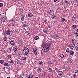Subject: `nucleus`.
Returning <instances> with one entry per match:
<instances>
[{"mask_svg": "<svg viewBox=\"0 0 78 78\" xmlns=\"http://www.w3.org/2000/svg\"><path fill=\"white\" fill-rule=\"evenodd\" d=\"M72 18H73L72 19L73 21H74V20H76V17H74L73 16H72Z\"/></svg>", "mask_w": 78, "mask_h": 78, "instance_id": "nucleus-13", "label": "nucleus"}, {"mask_svg": "<svg viewBox=\"0 0 78 78\" xmlns=\"http://www.w3.org/2000/svg\"><path fill=\"white\" fill-rule=\"evenodd\" d=\"M10 44L11 45H14V44H15V43L13 41H10Z\"/></svg>", "mask_w": 78, "mask_h": 78, "instance_id": "nucleus-8", "label": "nucleus"}, {"mask_svg": "<svg viewBox=\"0 0 78 78\" xmlns=\"http://www.w3.org/2000/svg\"><path fill=\"white\" fill-rule=\"evenodd\" d=\"M69 62H70V63H72V60H69Z\"/></svg>", "mask_w": 78, "mask_h": 78, "instance_id": "nucleus-57", "label": "nucleus"}, {"mask_svg": "<svg viewBox=\"0 0 78 78\" xmlns=\"http://www.w3.org/2000/svg\"><path fill=\"white\" fill-rule=\"evenodd\" d=\"M41 68H39L38 69H37V72H38V73L41 72Z\"/></svg>", "mask_w": 78, "mask_h": 78, "instance_id": "nucleus-21", "label": "nucleus"}, {"mask_svg": "<svg viewBox=\"0 0 78 78\" xmlns=\"http://www.w3.org/2000/svg\"><path fill=\"white\" fill-rule=\"evenodd\" d=\"M55 70H56V71H58V70H59V69L58 67H57L55 68Z\"/></svg>", "mask_w": 78, "mask_h": 78, "instance_id": "nucleus-39", "label": "nucleus"}, {"mask_svg": "<svg viewBox=\"0 0 78 78\" xmlns=\"http://www.w3.org/2000/svg\"><path fill=\"white\" fill-rule=\"evenodd\" d=\"M39 39V37L38 36H35L34 37V39L35 40H37V39Z\"/></svg>", "mask_w": 78, "mask_h": 78, "instance_id": "nucleus-15", "label": "nucleus"}, {"mask_svg": "<svg viewBox=\"0 0 78 78\" xmlns=\"http://www.w3.org/2000/svg\"><path fill=\"white\" fill-rule=\"evenodd\" d=\"M44 21L45 23H47V20H45Z\"/></svg>", "mask_w": 78, "mask_h": 78, "instance_id": "nucleus-50", "label": "nucleus"}, {"mask_svg": "<svg viewBox=\"0 0 78 78\" xmlns=\"http://www.w3.org/2000/svg\"><path fill=\"white\" fill-rule=\"evenodd\" d=\"M33 51H36V50H37V49L36 48H34L33 49Z\"/></svg>", "mask_w": 78, "mask_h": 78, "instance_id": "nucleus-35", "label": "nucleus"}, {"mask_svg": "<svg viewBox=\"0 0 78 78\" xmlns=\"http://www.w3.org/2000/svg\"><path fill=\"white\" fill-rule=\"evenodd\" d=\"M69 47L71 49H73L75 46V44L73 43V44H71V45H69Z\"/></svg>", "mask_w": 78, "mask_h": 78, "instance_id": "nucleus-3", "label": "nucleus"}, {"mask_svg": "<svg viewBox=\"0 0 78 78\" xmlns=\"http://www.w3.org/2000/svg\"><path fill=\"white\" fill-rule=\"evenodd\" d=\"M16 63L17 64H20V61L18 59L16 61Z\"/></svg>", "mask_w": 78, "mask_h": 78, "instance_id": "nucleus-10", "label": "nucleus"}, {"mask_svg": "<svg viewBox=\"0 0 78 78\" xmlns=\"http://www.w3.org/2000/svg\"><path fill=\"white\" fill-rule=\"evenodd\" d=\"M76 25H74L73 26V28L75 29V28H76Z\"/></svg>", "mask_w": 78, "mask_h": 78, "instance_id": "nucleus-28", "label": "nucleus"}, {"mask_svg": "<svg viewBox=\"0 0 78 78\" xmlns=\"http://www.w3.org/2000/svg\"><path fill=\"white\" fill-rule=\"evenodd\" d=\"M65 3H66V5H68V4H69V2L68 1H65Z\"/></svg>", "mask_w": 78, "mask_h": 78, "instance_id": "nucleus-32", "label": "nucleus"}, {"mask_svg": "<svg viewBox=\"0 0 78 78\" xmlns=\"http://www.w3.org/2000/svg\"><path fill=\"white\" fill-rule=\"evenodd\" d=\"M22 50V53L23 54V55H25V51H24V49H23Z\"/></svg>", "mask_w": 78, "mask_h": 78, "instance_id": "nucleus-41", "label": "nucleus"}, {"mask_svg": "<svg viewBox=\"0 0 78 78\" xmlns=\"http://www.w3.org/2000/svg\"><path fill=\"white\" fill-rule=\"evenodd\" d=\"M1 20H2V22H5V17H3L2 19V18Z\"/></svg>", "mask_w": 78, "mask_h": 78, "instance_id": "nucleus-17", "label": "nucleus"}, {"mask_svg": "<svg viewBox=\"0 0 78 78\" xmlns=\"http://www.w3.org/2000/svg\"><path fill=\"white\" fill-rule=\"evenodd\" d=\"M9 65L10 66H11L12 65H13V62L10 63Z\"/></svg>", "mask_w": 78, "mask_h": 78, "instance_id": "nucleus-44", "label": "nucleus"}, {"mask_svg": "<svg viewBox=\"0 0 78 78\" xmlns=\"http://www.w3.org/2000/svg\"><path fill=\"white\" fill-rule=\"evenodd\" d=\"M28 17H33V14L31 13H29L28 14Z\"/></svg>", "mask_w": 78, "mask_h": 78, "instance_id": "nucleus-12", "label": "nucleus"}, {"mask_svg": "<svg viewBox=\"0 0 78 78\" xmlns=\"http://www.w3.org/2000/svg\"><path fill=\"white\" fill-rule=\"evenodd\" d=\"M34 54L35 55H37V52L36 51H34Z\"/></svg>", "mask_w": 78, "mask_h": 78, "instance_id": "nucleus-51", "label": "nucleus"}, {"mask_svg": "<svg viewBox=\"0 0 78 78\" xmlns=\"http://www.w3.org/2000/svg\"><path fill=\"white\" fill-rule=\"evenodd\" d=\"M17 56H19L20 55V54L19 52H18L17 53Z\"/></svg>", "mask_w": 78, "mask_h": 78, "instance_id": "nucleus-52", "label": "nucleus"}, {"mask_svg": "<svg viewBox=\"0 0 78 78\" xmlns=\"http://www.w3.org/2000/svg\"><path fill=\"white\" fill-rule=\"evenodd\" d=\"M4 40L5 41H7L8 40V38L7 37H5L4 38Z\"/></svg>", "mask_w": 78, "mask_h": 78, "instance_id": "nucleus-33", "label": "nucleus"}, {"mask_svg": "<svg viewBox=\"0 0 78 78\" xmlns=\"http://www.w3.org/2000/svg\"><path fill=\"white\" fill-rule=\"evenodd\" d=\"M75 48L77 51H78V45L76 46Z\"/></svg>", "mask_w": 78, "mask_h": 78, "instance_id": "nucleus-40", "label": "nucleus"}, {"mask_svg": "<svg viewBox=\"0 0 78 78\" xmlns=\"http://www.w3.org/2000/svg\"><path fill=\"white\" fill-rule=\"evenodd\" d=\"M57 78H60V76H57Z\"/></svg>", "mask_w": 78, "mask_h": 78, "instance_id": "nucleus-62", "label": "nucleus"}, {"mask_svg": "<svg viewBox=\"0 0 78 78\" xmlns=\"http://www.w3.org/2000/svg\"><path fill=\"white\" fill-rule=\"evenodd\" d=\"M61 21L62 22H64V21H65V19L64 18H62L61 19Z\"/></svg>", "mask_w": 78, "mask_h": 78, "instance_id": "nucleus-20", "label": "nucleus"}, {"mask_svg": "<svg viewBox=\"0 0 78 78\" xmlns=\"http://www.w3.org/2000/svg\"><path fill=\"white\" fill-rule=\"evenodd\" d=\"M17 51V48H16V47H14L13 48V51L14 52H15V51Z\"/></svg>", "mask_w": 78, "mask_h": 78, "instance_id": "nucleus-11", "label": "nucleus"}, {"mask_svg": "<svg viewBox=\"0 0 78 78\" xmlns=\"http://www.w3.org/2000/svg\"><path fill=\"white\" fill-rule=\"evenodd\" d=\"M48 70L49 71V72H52V69L51 68H49L48 69Z\"/></svg>", "mask_w": 78, "mask_h": 78, "instance_id": "nucleus-31", "label": "nucleus"}, {"mask_svg": "<svg viewBox=\"0 0 78 78\" xmlns=\"http://www.w3.org/2000/svg\"><path fill=\"white\" fill-rule=\"evenodd\" d=\"M10 70H11V68H10V67L8 68V70H9V71Z\"/></svg>", "mask_w": 78, "mask_h": 78, "instance_id": "nucleus-56", "label": "nucleus"}, {"mask_svg": "<svg viewBox=\"0 0 78 78\" xmlns=\"http://www.w3.org/2000/svg\"><path fill=\"white\" fill-rule=\"evenodd\" d=\"M2 54H4L5 53V50H2Z\"/></svg>", "mask_w": 78, "mask_h": 78, "instance_id": "nucleus-37", "label": "nucleus"}, {"mask_svg": "<svg viewBox=\"0 0 78 78\" xmlns=\"http://www.w3.org/2000/svg\"><path fill=\"white\" fill-rule=\"evenodd\" d=\"M27 24L23 23V27H27Z\"/></svg>", "mask_w": 78, "mask_h": 78, "instance_id": "nucleus-25", "label": "nucleus"}, {"mask_svg": "<svg viewBox=\"0 0 78 78\" xmlns=\"http://www.w3.org/2000/svg\"><path fill=\"white\" fill-rule=\"evenodd\" d=\"M25 34L26 36H27V35H28V34H29V33H28V31H27L25 33Z\"/></svg>", "mask_w": 78, "mask_h": 78, "instance_id": "nucleus-24", "label": "nucleus"}, {"mask_svg": "<svg viewBox=\"0 0 78 78\" xmlns=\"http://www.w3.org/2000/svg\"><path fill=\"white\" fill-rule=\"evenodd\" d=\"M20 76V78H23V77H22V76Z\"/></svg>", "mask_w": 78, "mask_h": 78, "instance_id": "nucleus-63", "label": "nucleus"}, {"mask_svg": "<svg viewBox=\"0 0 78 78\" xmlns=\"http://www.w3.org/2000/svg\"><path fill=\"white\" fill-rule=\"evenodd\" d=\"M74 5H77L78 4V1L77 0H74L73 2Z\"/></svg>", "mask_w": 78, "mask_h": 78, "instance_id": "nucleus-4", "label": "nucleus"}, {"mask_svg": "<svg viewBox=\"0 0 78 78\" xmlns=\"http://www.w3.org/2000/svg\"><path fill=\"white\" fill-rule=\"evenodd\" d=\"M10 33H11V31L10 30H8L6 32V34L7 35H9V34H10Z\"/></svg>", "mask_w": 78, "mask_h": 78, "instance_id": "nucleus-5", "label": "nucleus"}, {"mask_svg": "<svg viewBox=\"0 0 78 78\" xmlns=\"http://www.w3.org/2000/svg\"><path fill=\"white\" fill-rule=\"evenodd\" d=\"M69 51V49L67 48L66 49V52L67 53H68Z\"/></svg>", "mask_w": 78, "mask_h": 78, "instance_id": "nucleus-46", "label": "nucleus"}, {"mask_svg": "<svg viewBox=\"0 0 78 78\" xmlns=\"http://www.w3.org/2000/svg\"><path fill=\"white\" fill-rule=\"evenodd\" d=\"M72 42L73 44H75V42H76V40L74 39H72Z\"/></svg>", "mask_w": 78, "mask_h": 78, "instance_id": "nucleus-9", "label": "nucleus"}, {"mask_svg": "<svg viewBox=\"0 0 78 78\" xmlns=\"http://www.w3.org/2000/svg\"><path fill=\"white\" fill-rule=\"evenodd\" d=\"M73 77H74V78H75L76 77V75H75V74L73 76Z\"/></svg>", "mask_w": 78, "mask_h": 78, "instance_id": "nucleus-54", "label": "nucleus"}, {"mask_svg": "<svg viewBox=\"0 0 78 78\" xmlns=\"http://www.w3.org/2000/svg\"><path fill=\"white\" fill-rule=\"evenodd\" d=\"M3 34H6V33H5V32H3Z\"/></svg>", "mask_w": 78, "mask_h": 78, "instance_id": "nucleus-58", "label": "nucleus"}, {"mask_svg": "<svg viewBox=\"0 0 78 78\" xmlns=\"http://www.w3.org/2000/svg\"><path fill=\"white\" fill-rule=\"evenodd\" d=\"M78 71L77 70H76L75 71V73H78Z\"/></svg>", "mask_w": 78, "mask_h": 78, "instance_id": "nucleus-47", "label": "nucleus"}, {"mask_svg": "<svg viewBox=\"0 0 78 78\" xmlns=\"http://www.w3.org/2000/svg\"><path fill=\"white\" fill-rule=\"evenodd\" d=\"M4 66H8V63H5L4 64Z\"/></svg>", "mask_w": 78, "mask_h": 78, "instance_id": "nucleus-38", "label": "nucleus"}, {"mask_svg": "<svg viewBox=\"0 0 78 78\" xmlns=\"http://www.w3.org/2000/svg\"><path fill=\"white\" fill-rule=\"evenodd\" d=\"M27 59V58L25 57H22L21 58V59L22 60H25Z\"/></svg>", "mask_w": 78, "mask_h": 78, "instance_id": "nucleus-18", "label": "nucleus"}, {"mask_svg": "<svg viewBox=\"0 0 78 78\" xmlns=\"http://www.w3.org/2000/svg\"><path fill=\"white\" fill-rule=\"evenodd\" d=\"M8 58L9 59H10L11 58V55H8Z\"/></svg>", "mask_w": 78, "mask_h": 78, "instance_id": "nucleus-27", "label": "nucleus"}, {"mask_svg": "<svg viewBox=\"0 0 78 78\" xmlns=\"http://www.w3.org/2000/svg\"><path fill=\"white\" fill-rule=\"evenodd\" d=\"M70 55H74V52L73 51H71L70 52Z\"/></svg>", "mask_w": 78, "mask_h": 78, "instance_id": "nucleus-14", "label": "nucleus"}, {"mask_svg": "<svg viewBox=\"0 0 78 78\" xmlns=\"http://www.w3.org/2000/svg\"><path fill=\"white\" fill-rule=\"evenodd\" d=\"M11 23H12V22H14V19H12L11 20Z\"/></svg>", "mask_w": 78, "mask_h": 78, "instance_id": "nucleus-48", "label": "nucleus"}, {"mask_svg": "<svg viewBox=\"0 0 78 78\" xmlns=\"http://www.w3.org/2000/svg\"><path fill=\"white\" fill-rule=\"evenodd\" d=\"M24 52H25V55H27L29 53V50L27 47H25L24 48Z\"/></svg>", "mask_w": 78, "mask_h": 78, "instance_id": "nucleus-2", "label": "nucleus"}, {"mask_svg": "<svg viewBox=\"0 0 78 78\" xmlns=\"http://www.w3.org/2000/svg\"><path fill=\"white\" fill-rule=\"evenodd\" d=\"M56 37H57V38L58 39L59 37V35H56Z\"/></svg>", "mask_w": 78, "mask_h": 78, "instance_id": "nucleus-53", "label": "nucleus"}, {"mask_svg": "<svg viewBox=\"0 0 78 78\" xmlns=\"http://www.w3.org/2000/svg\"><path fill=\"white\" fill-rule=\"evenodd\" d=\"M4 62V60H1L0 63L1 64H3Z\"/></svg>", "mask_w": 78, "mask_h": 78, "instance_id": "nucleus-29", "label": "nucleus"}, {"mask_svg": "<svg viewBox=\"0 0 78 78\" xmlns=\"http://www.w3.org/2000/svg\"><path fill=\"white\" fill-rule=\"evenodd\" d=\"M58 73L59 74V75L61 76L62 75L63 73H62V71H59L58 72Z\"/></svg>", "mask_w": 78, "mask_h": 78, "instance_id": "nucleus-6", "label": "nucleus"}, {"mask_svg": "<svg viewBox=\"0 0 78 78\" xmlns=\"http://www.w3.org/2000/svg\"><path fill=\"white\" fill-rule=\"evenodd\" d=\"M54 12V11L53 10H51L50 11V12H49V14H53Z\"/></svg>", "mask_w": 78, "mask_h": 78, "instance_id": "nucleus-7", "label": "nucleus"}, {"mask_svg": "<svg viewBox=\"0 0 78 78\" xmlns=\"http://www.w3.org/2000/svg\"><path fill=\"white\" fill-rule=\"evenodd\" d=\"M21 20L22 21H24V20H25V18L23 17L21 18Z\"/></svg>", "mask_w": 78, "mask_h": 78, "instance_id": "nucleus-34", "label": "nucleus"}, {"mask_svg": "<svg viewBox=\"0 0 78 78\" xmlns=\"http://www.w3.org/2000/svg\"><path fill=\"white\" fill-rule=\"evenodd\" d=\"M44 31L45 32V33H47V30H44Z\"/></svg>", "mask_w": 78, "mask_h": 78, "instance_id": "nucleus-49", "label": "nucleus"}, {"mask_svg": "<svg viewBox=\"0 0 78 78\" xmlns=\"http://www.w3.org/2000/svg\"><path fill=\"white\" fill-rule=\"evenodd\" d=\"M11 49V48H9V50H10Z\"/></svg>", "mask_w": 78, "mask_h": 78, "instance_id": "nucleus-60", "label": "nucleus"}, {"mask_svg": "<svg viewBox=\"0 0 78 78\" xmlns=\"http://www.w3.org/2000/svg\"><path fill=\"white\" fill-rule=\"evenodd\" d=\"M2 6H3V4L2 3H0V7H2Z\"/></svg>", "mask_w": 78, "mask_h": 78, "instance_id": "nucleus-36", "label": "nucleus"}, {"mask_svg": "<svg viewBox=\"0 0 78 78\" xmlns=\"http://www.w3.org/2000/svg\"><path fill=\"white\" fill-rule=\"evenodd\" d=\"M27 29L28 30H30V28L29 27H28Z\"/></svg>", "mask_w": 78, "mask_h": 78, "instance_id": "nucleus-55", "label": "nucleus"}, {"mask_svg": "<svg viewBox=\"0 0 78 78\" xmlns=\"http://www.w3.org/2000/svg\"><path fill=\"white\" fill-rule=\"evenodd\" d=\"M39 64H40V65H42V64L43 63V62L42 61H39Z\"/></svg>", "mask_w": 78, "mask_h": 78, "instance_id": "nucleus-22", "label": "nucleus"}, {"mask_svg": "<svg viewBox=\"0 0 78 78\" xmlns=\"http://www.w3.org/2000/svg\"><path fill=\"white\" fill-rule=\"evenodd\" d=\"M48 64H52L51 62H48Z\"/></svg>", "mask_w": 78, "mask_h": 78, "instance_id": "nucleus-45", "label": "nucleus"}, {"mask_svg": "<svg viewBox=\"0 0 78 78\" xmlns=\"http://www.w3.org/2000/svg\"><path fill=\"white\" fill-rule=\"evenodd\" d=\"M57 0H54V2H56Z\"/></svg>", "mask_w": 78, "mask_h": 78, "instance_id": "nucleus-61", "label": "nucleus"}, {"mask_svg": "<svg viewBox=\"0 0 78 78\" xmlns=\"http://www.w3.org/2000/svg\"><path fill=\"white\" fill-rule=\"evenodd\" d=\"M19 11L20 12H22L23 11V9L22 8H21L19 9Z\"/></svg>", "mask_w": 78, "mask_h": 78, "instance_id": "nucleus-43", "label": "nucleus"}, {"mask_svg": "<svg viewBox=\"0 0 78 78\" xmlns=\"http://www.w3.org/2000/svg\"><path fill=\"white\" fill-rule=\"evenodd\" d=\"M33 75L30 74L29 75V76L28 77V78H33Z\"/></svg>", "mask_w": 78, "mask_h": 78, "instance_id": "nucleus-19", "label": "nucleus"}, {"mask_svg": "<svg viewBox=\"0 0 78 78\" xmlns=\"http://www.w3.org/2000/svg\"><path fill=\"white\" fill-rule=\"evenodd\" d=\"M74 34L76 37L78 36V33L77 32H76V33H74Z\"/></svg>", "mask_w": 78, "mask_h": 78, "instance_id": "nucleus-26", "label": "nucleus"}, {"mask_svg": "<svg viewBox=\"0 0 78 78\" xmlns=\"http://www.w3.org/2000/svg\"><path fill=\"white\" fill-rule=\"evenodd\" d=\"M12 26H15V25L16 24H15V22H12Z\"/></svg>", "mask_w": 78, "mask_h": 78, "instance_id": "nucleus-30", "label": "nucleus"}, {"mask_svg": "<svg viewBox=\"0 0 78 78\" xmlns=\"http://www.w3.org/2000/svg\"><path fill=\"white\" fill-rule=\"evenodd\" d=\"M76 31H77V32L78 33V29H77L76 30Z\"/></svg>", "mask_w": 78, "mask_h": 78, "instance_id": "nucleus-64", "label": "nucleus"}, {"mask_svg": "<svg viewBox=\"0 0 78 78\" xmlns=\"http://www.w3.org/2000/svg\"><path fill=\"white\" fill-rule=\"evenodd\" d=\"M52 18L53 19H56V17L55 16L53 15L52 16Z\"/></svg>", "mask_w": 78, "mask_h": 78, "instance_id": "nucleus-16", "label": "nucleus"}, {"mask_svg": "<svg viewBox=\"0 0 78 78\" xmlns=\"http://www.w3.org/2000/svg\"><path fill=\"white\" fill-rule=\"evenodd\" d=\"M59 56L61 58H63V57L64 56V55H63L62 54H60Z\"/></svg>", "mask_w": 78, "mask_h": 78, "instance_id": "nucleus-23", "label": "nucleus"}, {"mask_svg": "<svg viewBox=\"0 0 78 78\" xmlns=\"http://www.w3.org/2000/svg\"><path fill=\"white\" fill-rule=\"evenodd\" d=\"M69 69L68 67H66L65 68V69L66 71H68L69 70Z\"/></svg>", "mask_w": 78, "mask_h": 78, "instance_id": "nucleus-42", "label": "nucleus"}, {"mask_svg": "<svg viewBox=\"0 0 78 78\" xmlns=\"http://www.w3.org/2000/svg\"><path fill=\"white\" fill-rule=\"evenodd\" d=\"M13 60H11L10 61V63L13 62Z\"/></svg>", "mask_w": 78, "mask_h": 78, "instance_id": "nucleus-59", "label": "nucleus"}, {"mask_svg": "<svg viewBox=\"0 0 78 78\" xmlns=\"http://www.w3.org/2000/svg\"><path fill=\"white\" fill-rule=\"evenodd\" d=\"M51 46V43L50 42H48L45 44L42 50H43L44 52L48 51L50 50V46Z\"/></svg>", "mask_w": 78, "mask_h": 78, "instance_id": "nucleus-1", "label": "nucleus"}]
</instances>
